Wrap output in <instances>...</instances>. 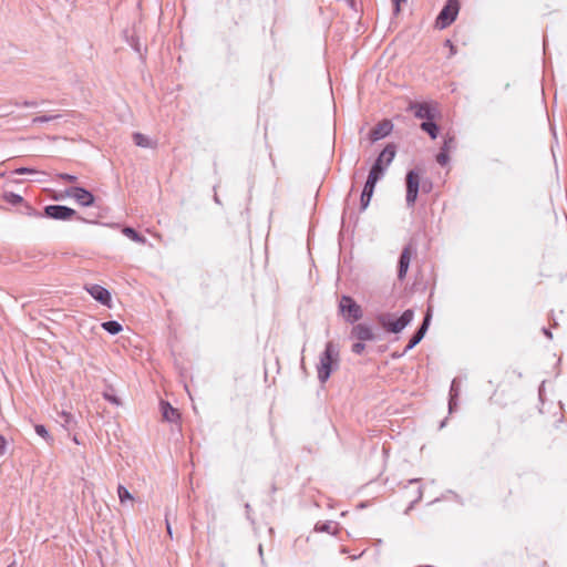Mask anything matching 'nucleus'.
<instances>
[{"label": "nucleus", "mask_w": 567, "mask_h": 567, "mask_svg": "<svg viewBox=\"0 0 567 567\" xmlns=\"http://www.w3.org/2000/svg\"><path fill=\"white\" fill-rule=\"evenodd\" d=\"M50 219L70 220L76 218L81 221H87L85 218L78 216L75 209L64 205H48L44 207L43 214H38Z\"/></svg>", "instance_id": "4"}, {"label": "nucleus", "mask_w": 567, "mask_h": 567, "mask_svg": "<svg viewBox=\"0 0 567 567\" xmlns=\"http://www.w3.org/2000/svg\"><path fill=\"white\" fill-rule=\"evenodd\" d=\"M456 53V48L454 44H452V47H450V56L451 58L452 55H454Z\"/></svg>", "instance_id": "39"}, {"label": "nucleus", "mask_w": 567, "mask_h": 567, "mask_svg": "<svg viewBox=\"0 0 567 567\" xmlns=\"http://www.w3.org/2000/svg\"><path fill=\"white\" fill-rule=\"evenodd\" d=\"M23 106H27V107H34L38 105V102L37 101H24L22 103Z\"/></svg>", "instance_id": "36"}, {"label": "nucleus", "mask_w": 567, "mask_h": 567, "mask_svg": "<svg viewBox=\"0 0 567 567\" xmlns=\"http://www.w3.org/2000/svg\"><path fill=\"white\" fill-rule=\"evenodd\" d=\"M162 417L164 421L176 423L181 414L177 409L173 408L168 402L161 401Z\"/></svg>", "instance_id": "16"}, {"label": "nucleus", "mask_w": 567, "mask_h": 567, "mask_svg": "<svg viewBox=\"0 0 567 567\" xmlns=\"http://www.w3.org/2000/svg\"><path fill=\"white\" fill-rule=\"evenodd\" d=\"M406 0H392L393 2V6H394V12L395 13H399L400 12V6L402 2H405Z\"/></svg>", "instance_id": "35"}, {"label": "nucleus", "mask_w": 567, "mask_h": 567, "mask_svg": "<svg viewBox=\"0 0 567 567\" xmlns=\"http://www.w3.org/2000/svg\"><path fill=\"white\" fill-rule=\"evenodd\" d=\"M415 254V248L410 243L403 247L398 260V279L403 281L406 277L412 255Z\"/></svg>", "instance_id": "9"}, {"label": "nucleus", "mask_w": 567, "mask_h": 567, "mask_svg": "<svg viewBox=\"0 0 567 567\" xmlns=\"http://www.w3.org/2000/svg\"><path fill=\"white\" fill-rule=\"evenodd\" d=\"M339 311L347 322L353 323L362 318V309L350 296H342Z\"/></svg>", "instance_id": "7"}, {"label": "nucleus", "mask_w": 567, "mask_h": 567, "mask_svg": "<svg viewBox=\"0 0 567 567\" xmlns=\"http://www.w3.org/2000/svg\"><path fill=\"white\" fill-rule=\"evenodd\" d=\"M245 507H246L247 511H250V505L249 504H246Z\"/></svg>", "instance_id": "46"}, {"label": "nucleus", "mask_w": 567, "mask_h": 567, "mask_svg": "<svg viewBox=\"0 0 567 567\" xmlns=\"http://www.w3.org/2000/svg\"><path fill=\"white\" fill-rule=\"evenodd\" d=\"M458 10V0H447L436 17L435 27L442 30L451 25L455 21Z\"/></svg>", "instance_id": "6"}, {"label": "nucleus", "mask_w": 567, "mask_h": 567, "mask_svg": "<svg viewBox=\"0 0 567 567\" xmlns=\"http://www.w3.org/2000/svg\"><path fill=\"white\" fill-rule=\"evenodd\" d=\"M444 44H445V47H449V48H450V47H452V44H453V43H452V41H451V40H445V43H444Z\"/></svg>", "instance_id": "42"}, {"label": "nucleus", "mask_w": 567, "mask_h": 567, "mask_svg": "<svg viewBox=\"0 0 567 567\" xmlns=\"http://www.w3.org/2000/svg\"><path fill=\"white\" fill-rule=\"evenodd\" d=\"M430 322H431V311L429 310L426 312L425 317L423 318V321L420 324V327L411 336V338L401 355H403L404 353H406L408 351H410L411 349H413L416 344H419L421 342V340L424 338V336L429 329Z\"/></svg>", "instance_id": "10"}, {"label": "nucleus", "mask_w": 567, "mask_h": 567, "mask_svg": "<svg viewBox=\"0 0 567 567\" xmlns=\"http://www.w3.org/2000/svg\"><path fill=\"white\" fill-rule=\"evenodd\" d=\"M406 195L405 202L409 208H413L420 190V174L415 169L408 171L405 175Z\"/></svg>", "instance_id": "8"}, {"label": "nucleus", "mask_w": 567, "mask_h": 567, "mask_svg": "<svg viewBox=\"0 0 567 567\" xmlns=\"http://www.w3.org/2000/svg\"><path fill=\"white\" fill-rule=\"evenodd\" d=\"M351 338H355L359 341H373L375 340V334L371 327L365 323H358L351 329Z\"/></svg>", "instance_id": "14"}, {"label": "nucleus", "mask_w": 567, "mask_h": 567, "mask_svg": "<svg viewBox=\"0 0 567 567\" xmlns=\"http://www.w3.org/2000/svg\"><path fill=\"white\" fill-rule=\"evenodd\" d=\"M104 398H105V400H107V401H109V402H111V403H114V404H116V405H118V404H120V400L117 399V396H115V395H113V394H109V393H106V392H105V393H104Z\"/></svg>", "instance_id": "33"}, {"label": "nucleus", "mask_w": 567, "mask_h": 567, "mask_svg": "<svg viewBox=\"0 0 567 567\" xmlns=\"http://www.w3.org/2000/svg\"><path fill=\"white\" fill-rule=\"evenodd\" d=\"M61 417L63 420V426L66 427L68 430L72 429L73 425L75 424L74 417L71 413L63 411L61 413Z\"/></svg>", "instance_id": "25"}, {"label": "nucleus", "mask_w": 567, "mask_h": 567, "mask_svg": "<svg viewBox=\"0 0 567 567\" xmlns=\"http://www.w3.org/2000/svg\"><path fill=\"white\" fill-rule=\"evenodd\" d=\"M413 318L414 311L406 309L399 318L393 313L383 312L378 315L377 320L386 332L399 333L411 323Z\"/></svg>", "instance_id": "2"}, {"label": "nucleus", "mask_w": 567, "mask_h": 567, "mask_svg": "<svg viewBox=\"0 0 567 567\" xmlns=\"http://www.w3.org/2000/svg\"><path fill=\"white\" fill-rule=\"evenodd\" d=\"M58 178L62 179L64 182H69V183H74L78 179L76 176L68 174V173H60V174H58Z\"/></svg>", "instance_id": "31"}, {"label": "nucleus", "mask_w": 567, "mask_h": 567, "mask_svg": "<svg viewBox=\"0 0 567 567\" xmlns=\"http://www.w3.org/2000/svg\"><path fill=\"white\" fill-rule=\"evenodd\" d=\"M166 528H167V533L168 535L172 537V528H171V524L168 522V518L166 517Z\"/></svg>", "instance_id": "38"}, {"label": "nucleus", "mask_w": 567, "mask_h": 567, "mask_svg": "<svg viewBox=\"0 0 567 567\" xmlns=\"http://www.w3.org/2000/svg\"><path fill=\"white\" fill-rule=\"evenodd\" d=\"M102 328L107 331L112 336H115L117 334L118 332L122 331V324L116 321V320H109V321H104L102 322Z\"/></svg>", "instance_id": "20"}, {"label": "nucleus", "mask_w": 567, "mask_h": 567, "mask_svg": "<svg viewBox=\"0 0 567 567\" xmlns=\"http://www.w3.org/2000/svg\"><path fill=\"white\" fill-rule=\"evenodd\" d=\"M417 498H419V499H420V498H422V492H421V489H419V497H417Z\"/></svg>", "instance_id": "45"}, {"label": "nucleus", "mask_w": 567, "mask_h": 567, "mask_svg": "<svg viewBox=\"0 0 567 567\" xmlns=\"http://www.w3.org/2000/svg\"><path fill=\"white\" fill-rule=\"evenodd\" d=\"M122 233L127 237L130 238L131 240L135 241V243H138V244H145L146 243V238L140 234L136 229H134L133 227H124Z\"/></svg>", "instance_id": "19"}, {"label": "nucleus", "mask_w": 567, "mask_h": 567, "mask_svg": "<svg viewBox=\"0 0 567 567\" xmlns=\"http://www.w3.org/2000/svg\"><path fill=\"white\" fill-rule=\"evenodd\" d=\"M460 395V384L456 379H454L451 383L450 388V398H449V412L453 413V411L457 406V399Z\"/></svg>", "instance_id": "17"}, {"label": "nucleus", "mask_w": 567, "mask_h": 567, "mask_svg": "<svg viewBox=\"0 0 567 567\" xmlns=\"http://www.w3.org/2000/svg\"><path fill=\"white\" fill-rule=\"evenodd\" d=\"M420 127L422 131L427 133L432 140H435L440 132V127L434 120L423 121Z\"/></svg>", "instance_id": "18"}, {"label": "nucleus", "mask_w": 567, "mask_h": 567, "mask_svg": "<svg viewBox=\"0 0 567 567\" xmlns=\"http://www.w3.org/2000/svg\"><path fill=\"white\" fill-rule=\"evenodd\" d=\"M60 117V115H42V116H37L32 120V124L35 125V124H39V123H47V122H50L52 120H55Z\"/></svg>", "instance_id": "28"}, {"label": "nucleus", "mask_w": 567, "mask_h": 567, "mask_svg": "<svg viewBox=\"0 0 567 567\" xmlns=\"http://www.w3.org/2000/svg\"><path fill=\"white\" fill-rule=\"evenodd\" d=\"M411 110L414 111L415 117L424 121L434 120L436 115V110L427 103H413Z\"/></svg>", "instance_id": "15"}, {"label": "nucleus", "mask_w": 567, "mask_h": 567, "mask_svg": "<svg viewBox=\"0 0 567 567\" xmlns=\"http://www.w3.org/2000/svg\"><path fill=\"white\" fill-rule=\"evenodd\" d=\"M277 491H278V487L276 486L275 483H272L271 486H270L271 494H275Z\"/></svg>", "instance_id": "41"}, {"label": "nucleus", "mask_w": 567, "mask_h": 567, "mask_svg": "<svg viewBox=\"0 0 567 567\" xmlns=\"http://www.w3.org/2000/svg\"><path fill=\"white\" fill-rule=\"evenodd\" d=\"M16 174L22 175V174H32L37 173L35 169L29 168V167H20L14 171Z\"/></svg>", "instance_id": "32"}, {"label": "nucleus", "mask_w": 567, "mask_h": 567, "mask_svg": "<svg viewBox=\"0 0 567 567\" xmlns=\"http://www.w3.org/2000/svg\"><path fill=\"white\" fill-rule=\"evenodd\" d=\"M364 349L365 344L363 343V341L353 343L351 348L352 352L359 355L363 353Z\"/></svg>", "instance_id": "30"}, {"label": "nucleus", "mask_w": 567, "mask_h": 567, "mask_svg": "<svg viewBox=\"0 0 567 567\" xmlns=\"http://www.w3.org/2000/svg\"><path fill=\"white\" fill-rule=\"evenodd\" d=\"M7 449V441L3 435L0 434V456H2L6 453Z\"/></svg>", "instance_id": "34"}, {"label": "nucleus", "mask_w": 567, "mask_h": 567, "mask_svg": "<svg viewBox=\"0 0 567 567\" xmlns=\"http://www.w3.org/2000/svg\"><path fill=\"white\" fill-rule=\"evenodd\" d=\"M65 196L74 198L76 200V203L83 207L93 206L95 203L94 195L90 190L85 189L84 187H80V186L69 187L64 190L63 194L55 195L53 198L55 200H60V199L64 198Z\"/></svg>", "instance_id": "5"}, {"label": "nucleus", "mask_w": 567, "mask_h": 567, "mask_svg": "<svg viewBox=\"0 0 567 567\" xmlns=\"http://www.w3.org/2000/svg\"><path fill=\"white\" fill-rule=\"evenodd\" d=\"M259 553L262 554V547L261 545L259 546Z\"/></svg>", "instance_id": "47"}, {"label": "nucleus", "mask_w": 567, "mask_h": 567, "mask_svg": "<svg viewBox=\"0 0 567 567\" xmlns=\"http://www.w3.org/2000/svg\"><path fill=\"white\" fill-rule=\"evenodd\" d=\"M379 181L375 179L373 176H368L365 184L363 186L361 197H360V210L363 212L367 209V207L370 204V200L372 198L375 185Z\"/></svg>", "instance_id": "12"}, {"label": "nucleus", "mask_w": 567, "mask_h": 567, "mask_svg": "<svg viewBox=\"0 0 567 567\" xmlns=\"http://www.w3.org/2000/svg\"><path fill=\"white\" fill-rule=\"evenodd\" d=\"M420 480L417 478H414V480H411L410 483H417Z\"/></svg>", "instance_id": "44"}, {"label": "nucleus", "mask_w": 567, "mask_h": 567, "mask_svg": "<svg viewBox=\"0 0 567 567\" xmlns=\"http://www.w3.org/2000/svg\"><path fill=\"white\" fill-rule=\"evenodd\" d=\"M244 17H245V14H244V13H240V14L238 16V20H234V24H235V25H238V24H239V20H243V19H244Z\"/></svg>", "instance_id": "40"}, {"label": "nucleus", "mask_w": 567, "mask_h": 567, "mask_svg": "<svg viewBox=\"0 0 567 567\" xmlns=\"http://www.w3.org/2000/svg\"><path fill=\"white\" fill-rule=\"evenodd\" d=\"M133 141H134L135 145H137L140 147H150L151 146V142H150L148 137L138 132L133 134Z\"/></svg>", "instance_id": "23"}, {"label": "nucleus", "mask_w": 567, "mask_h": 567, "mask_svg": "<svg viewBox=\"0 0 567 567\" xmlns=\"http://www.w3.org/2000/svg\"><path fill=\"white\" fill-rule=\"evenodd\" d=\"M543 332H544V334H545L546 337H548L549 339H551V338H553V334H551V332H550V330H549V329H547V328H543Z\"/></svg>", "instance_id": "37"}, {"label": "nucleus", "mask_w": 567, "mask_h": 567, "mask_svg": "<svg viewBox=\"0 0 567 567\" xmlns=\"http://www.w3.org/2000/svg\"><path fill=\"white\" fill-rule=\"evenodd\" d=\"M393 130V124L390 120H383L371 128L369 136L372 142H377L386 137Z\"/></svg>", "instance_id": "13"}, {"label": "nucleus", "mask_w": 567, "mask_h": 567, "mask_svg": "<svg viewBox=\"0 0 567 567\" xmlns=\"http://www.w3.org/2000/svg\"><path fill=\"white\" fill-rule=\"evenodd\" d=\"M4 199L11 205H18L23 202V198L14 193H6Z\"/></svg>", "instance_id": "27"}, {"label": "nucleus", "mask_w": 567, "mask_h": 567, "mask_svg": "<svg viewBox=\"0 0 567 567\" xmlns=\"http://www.w3.org/2000/svg\"><path fill=\"white\" fill-rule=\"evenodd\" d=\"M396 154V145L394 143H389L378 155L374 163L372 164L369 175L375 177L377 181H380L386 168L390 166L392 161L394 159Z\"/></svg>", "instance_id": "3"}, {"label": "nucleus", "mask_w": 567, "mask_h": 567, "mask_svg": "<svg viewBox=\"0 0 567 567\" xmlns=\"http://www.w3.org/2000/svg\"><path fill=\"white\" fill-rule=\"evenodd\" d=\"M117 495H118L120 502L122 504H124L126 501H132L133 499L132 494L123 485H118V487H117Z\"/></svg>", "instance_id": "24"}, {"label": "nucleus", "mask_w": 567, "mask_h": 567, "mask_svg": "<svg viewBox=\"0 0 567 567\" xmlns=\"http://www.w3.org/2000/svg\"><path fill=\"white\" fill-rule=\"evenodd\" d=\"M8 567H17L16 561H12Z\"/></svg>", "instance_id": "43"}, {"label": "nucleus", "mask_w": 567, "mask_h": 567, "mask_svg": "<svg viewBox=\"0 0 567 567\" xmlns=\"http://www.w3.org/2000/svg\"><path fill=\"white\" fill-rule=\"evenodd\" d=\"M85 290L92 296V298H94L101 305L106 306L109 308L112 307V296L106 288L100 285H86Z\"/></svg>", "instance_id": "11"}, {"label": "nucleus", "mask_w": 567, "mask_h": 567, "mask_svg": "<svg viewBox=\"0 0 567 567\" xmlns=\"http://www.w3.org/2000/svg\"><path fill=\"white\" fill-rule=\"evenodd\" d=\"M35 433L41 436L48 444L52 445L54 442L53 436L50 434L48 429L43 424L34 425Z\"/></svg>", "instance_id": "21"}, {"label": "nucleus", "mask_w": 567, "mask_h": 567, "mask_svg": "<svg viewBox=\"0 0 567 567\" xmlns=\"http://www.w3.org/2000/svg\"><path fill=\"white\" fill-rule=\"evenodd\" d=\"M317 532H326L329 534H334L337 530V524L333 522H324V523H318L315 527Z\"/></svg>", "instance_id": "22"}, {"label": "nucleus", "mask_w": 567, "mask_h": 567, "mask_svg": "<svg viewBox=\"0 0 567 567\" xmlns=\"http://www.w3.org/2000/svg\"><path fill=\"white\" fill-rule=\"evenodd\" d=\"M455 146V138L453 136H447L444 138L443 146L441 148H445L450 152Z\"/></svg>", "instance_id": "29"}, {"label": "nucleus", "mask_w": 567, "mask_h": 567, "mask_svg": "<svg viewBox=\"0 0 567 567\" xmlns=\"http://www.w3.org/2000/svg\"><path fill=\"white\" fill-rule=\"evenodd\" d=\"M339 359V346L333 341H328L317 365L318 380L321 383H326L332 371L338 369Z\"/></svg>", "instance_id": "1"}, {"label": "nucleus", "mask_w": 567, "mask_h": 567, "mask_svg": "<svg viewBox=\"0 0 567 567\" xmlns=\"http://www.w3.org/2000/svg\"><path fill=\"white\" fill-rule=\"evenodd\" d=\"M450 161L449 152L445 148H441L439 154L436 155V162L441 166H445Z\"/></svg>", "instance_id": "26"}]
</instances>
